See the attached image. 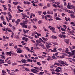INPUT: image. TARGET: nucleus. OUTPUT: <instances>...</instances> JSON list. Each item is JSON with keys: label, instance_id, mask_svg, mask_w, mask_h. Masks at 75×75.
I'll use <instances>...</instances> for the list:
<instances>
[{"label": "nucleus", "instance_id": "nucleus-1", "mask_svg": "<svg viewBox=\"0 0 75 75\" xmlns=\"http://www.w3.org/2000/svg\"><path fill=\"white\" fill-rule=\"evenodd\" d=\"M23 19L24 20L23 21L22 23H20V25L22 26V28H27L28 27V25L26 24H27L28 23V20L27 18H24Z\"/></svg>", "mask_w": 75, "mask_h": 75}, {"label": "nucleus", "instance_id": "nucleus-2", "mask_svg": "<svg viewBox=\"0 0 75 75\" xmlns=\"http://www.w3.org/2000/svg\"><path fill=\"white\" fill-rule=\"evenodd\" d=\"M36 42H37V44H36V47H38L37 44H40V43H41V42H43V43H46V44H47V42H45L44 41V40H42V39L41 38H40L39 39V40H36Z\"/></svg>", "mask_w": 75, "mask_h": 75}, {"label": "nucleus", "instance_id": "nucleus-3", "mask_svg": "<svg viewBox=\"0 0 75 75\" xmlns=\"http://www.w3.org/2000/svg\"><path fill=\"white\" fill-rule=\"evenodd\" d=\"M61 33L62 34H60L59 35L58 37H59L61 38H65L66 37L68 38V36L66 35H64V34H65L66 33L64 32H62Z\"/></svg>", "mask_w": 75, "mask_h": 75}, {"label": "nucleus", "instance_id": "nucleus-4", "mask_svg": "<svg viewBox=\"0 0 75 75\" xmlns=\"http://www.w3.org/2000/svg\"><path fill=\"white\" fill-rule=\"evenodd\" d=\"M71 5V3H68V5L67 6V8H69V9H72V8L74 10H75V6H74V5H71V6H70Z\"/></svg>", "mask_w": 75, "mask_h": 75}, {"label": "nucleus", "instance_id": "nucleus-5", "mask_svg": "<svg viewBox=\"0 0 75 75\" xmlns=\"http://www.w3.org/2000/svg\"><path fill=\"white\" fill-rule=\"evenodd\" d=\"M49 28L50 30H51L53 33H55V28H54V27H51V26H50Z\"/></svg>", "mask_w": 75, "mask_h": 75}, {"label": "nucleus", "instance_id": "nucleus-6", "mask_svg": "<svg viewBox=\"0 0 75 75\" xmlns=\"http://www.w3.org/2000/svg\"><path fill=\"white\" fill-rule=\"evenodd\" d=\"M31 71L33 72V73H35V74H38V73H37L38 72V70H37L34 69H31Z\"/></svg>", "mask_w": 75, "mask_h": 75}, {"label": "nucleus", "instance_id": "nucleus-7", "mask_svg": "<svg viewBox=\"0 0 75 75\" xmlns=\"http://www.w3.org/2000/svg\"><path fill=\"white\" fill-rule=\"evenodd\" d=\"M8 17L9 20H11V18H12V16H11V14H10V12H8Z\"/></svg>", "mask_w": 75, "mask_h": 75}, {"label": "nucleus", "instance_id": "nucleus-8", "mask_svg": "<svg viewBox=\"0 0 75 75\" xmlns=\"http://www.w3.org/2000/svg\"><path fill=\"white\" fill-rule=\"evenodd\" d=\"M17 50H18V51H17V52L18 53H19L20 54L21 53V52H23V51L21 50V49L20 48H18L17 49Z\"/></svg>", "mask_w": 75, "mask_h": 75}, {"label": "nucleus", "instance_id": "nucleus-9", "mask_svg": "<svg viewBox=\"0 0 75 75\" xmlns=\"http://www.w3.org/2000/svg\"><path fill=\"white\" fill-rule=\"evenodd\" d=\"M11 54H13V53H12L11 52H6V55H9V56H11Z\"/></svg>", "mask_w": 75, "mask_h": 75}, {"label": "nucleus", "instance_id": "nucleus-10", "mask_svg": "<svg viewBox=\"0 0 75 75\" xmlns=\"http://www.w3.org/2000/svg\"><path fill=\"white\" fill-rule=\"evenodd\" d=\"M64 41L66 44H69V39H64Z\"/></svg>", "mask_w": 75, "mask_h": 75}, {"label": "nucleus", "instance_id": "nucleus-11", "mask_svg": "<svg viewBox=\"0 0 75 75\" xmlns=\"http://www.w3.org/2000/svg\"><path fill=\"white\" fill-rule=\"evenodd\" d=\"M23 30L24 34H26V33H28V31H29V30H25V29H23Z\"/></svg>", "mask_w": 75, "mask_h": 75}, {"label": "nucleus", "instance_id": "nucleus-12", "mask_svg": "<svg viewBox=\"0 0 75 75\" xmlns=\"http://www.w3.org/2000/svg\"><path fill=\"white\" fill-rule=\"evenodd\" d=\"M27 50H28L29 52H33V51L29 49V48L28 47H25Z\"/></svg>", "mask_w": 75, "mask_h": 75}, {"label": "nucleus", "instance_id": "nucleus-13", "mask_svg": "<svg viewBox=\"0 0 75 75\" xmlns=\"http://www.w3.org/2000/svg\"><path fill=\"white\" fill-rule=\"evenodd\" d=\"M53 56H52V58H53V59H57V58L55 57V54H53Z\"/></svg>", "mask_w": 75, "mask_h": 75}, {"label": "nucleus", "instance_id": "nucleus-14", "mask_svg": "<svg viewBox=\"0 0 75 75\" xmlns=\"http://www.w3.org/2000/svg\"><path fill=\"white\" fill-rule=\"evenodd\" d=\"M21 14L23 16L22 17V19H23V20H24V18H25V16L26 15L23 13H21Z\"/></svg>", "mask_w": 75, "mask_h": 75}, {"label": "nucleus", "instance_id": "nucleus-15", "mask_svg": "<svg viewBox=\"0 0 75 75\" xmlns=\"http://www.w3.org/2000/svg\"><path fill=\"white\" fill-rule=\"evenodd\" d=\"M72 53H71L70 55H73L75 54V50H73L71 51Z\"/></svg>", "mask_w": 75, "mask_h": 75}, {"label": "nucleus", "instance_id": "nucleus-16", "mask_svg": "<svg viewBox=\"0 0 75 75\" xmlns=\"http://www.w3.org/2000/svg\"><path fill=\"white\" fill-rule=\"evenodd\" d=\"M58 62L59 63H60V64H64V61H62V60H59L58 61Z\"/></svg>", "mask_w": 75, "mask_h": 75}, {"label": "nucleus", "instance_id": "nucleus-17", "mask_svg": "<svg viewBox=\"0 0 75 75\" xmlns=\"http://www.w3.org/2000/svg\"><path fill=\"white\" fill-rule=\"evenodd\" d=\"M4 63V61L3 60L0 59V64H2Z\"/></svg>", "mask_w": 75, "mask_h": 75}, {"label": "nucleus", "instance_id": "nucleus-18", "mask_svg": "<svg viewBox=\"0 0 75 75\" xmlns=\"http://www.w3.org/2000/svg\"><path fill=\"white\" fill-rule=\"evenodd\" d=\"M70 16H71V18H75V16L74 14H71L70 15Z\"/></svg>", "mask_w": 75, "mask_h": 75}, {"label": "nucleus", "instance_id": "nucleus-19", "mask_svg": "<svg viewBox=\"0 0 75 75\" xmlns=\"http://www.w3.org/2000/svg\"><path fill=\"white\" fill-rule=\"evenodd\" d=\"M42 39H43L44 41H48V39L47 38L42 37Z\"/></svg>", "mask_w": 75, "mask_h": 75}, {"label": "nucleus", "instance_id": "nucleus-20", "mask_svg": "<svg viewBox=\"0 0 75 75\" xmlns=\"http://www.w3.org/2000/svg\"><path fill=\"white\" fill-rule=\"evenodd\" d=\"M21 61H22V63H27V62H26V60H25V59H23L21 60Z\"/></svg>", "mask_w": 75, "mask_h": 75}, {"label": "nucleus", "instance_id": "nucleus-21", "mask_svg": "<svg viewBox=\"0 0 75 75\" xmlns=\"http://www.w3.org/2000/svg\"><path fill=\"white\" fill-rule=\"evenodd\" d=\"M51 38L53 39H57V37L56 36L53 35L52 36Z\"/></svg>", "mask_w": 75, "mask_h": 75}, {"label": "nucleus", "instance_id": "nucleus-22", "mask_svg": "<svg viewBox=\"0 0 75 75\" xmlns=\"http://www.w3.org/2000/svg\"><path fill=\"white\" fill-rule=\"evenodd\" d=\"M37 45H40L41 47H44V44H42L40 43L37 44Z\"/></svg>", "mask_w": 75, "mask_h": 75}, {"label": "nucleus", "instance_id": "nucleus-23", "mask_svg": "<svg viewBox=\"0 0 75 75\" xmlns=\"http://www.w3.org/2000/svg\"><path fill=\"white\" fill-rule=\"evenodd\" d=\"M75 32H74V30H71L69 32V33H70V34H73Z\"/></svg>", "mask_w": 75, "mask_h": 75}, {"label": "nucleus", "instance_id": "nucleus-24", "mask_svg": "<svg viewBox=\"0 0 75 75\" xmlns=\"http://www.w3.org/2000/svg\"><path fill=\"white\" fill-rule=\"evenodd\" d=\"M46 16L49 18H52V17L51 16H50V15H47Z\"/></svg>", "mask_w": 75, "mask_h": 75}, {"label": "nucleus", "instance_id": "nucleus-25", "mask_svg": "<svg viewBox=\"0 0 75 75\" xmlns=\"http://www.w3.org/2000/svg\"><path fill=\"white\" fill-rule=\"evenodd\" d=\"M1 13L2 14H4V15H6L7 14L6 12H1Z\"/></svg>", "mask_w": 75, "mask_h": 75}, {"label": "nucleus", "instance_id": "nucleus-26", "mask_svg": "<svg viewBox=\"0 0 75 75\" xmlns=\"http://www.w3.org/2000/svg\"><path fill=\"white\" fill-rule=\"evenodd\" d=\"M12 66H14V65H17V63L16 62H14L12 64Z\"/></svg>", "mask_w": 75, "mask_h": 75}, {"label": "nucleus", "instance_id": "nucleus-27", "mask_svg": "<svg viewBox=\"0 0 75 75\" xmlns=\"http://www.w3.org/2000/svg\"><path fill=\"white\" fill-rule=\"evenodd\" d=\"M38 15L39 16H40L41 14V13H42V11H38Z\"/></svg>", "mask_w": 75, "mask_h": 75}, {"label": "nucleus", "instance_id": "nucleus-28", "mask_svg": "<svg viewBox=\"0 0 75 75\" xmlns=\"http://www.w3.org/2000/svg\"><path fill=\"white\" fill-rule=\"evenodd\" d=\"M59 63H58L57 62H55L54 64V65H57V66H59Z\"/></svg>", "mask_w": 75, "mask_h": 75}, {"label": "nucleus", "instance_id": "nucleus-29", "mask_svg": "<svg viewBox=\"0 0 75 75\" xmlns=\"http://www.w3.org/2000/svg\"><path fill=\"white\" fill-rule=\"evenodd\" d=\"M47 6L48 7H50V3H47Z\"/></svg>", "mask_w": 75, "mask_h": 75}, {"label": "nucleus", "instance_id": "nucleus-30", "mask_svg": "<svg viewBox=\"0 0 75 75\" xmlns=\"http://www.w3.org/2000/svg\"><path fill=\"white\" fill-rule=\"evenodd\" d=\"M37 65H39V66H40V65H41V64L40 62H37L36 63Z\"/></svg>", "mask_w": 75, "mask_h": 75}, {"label": "nucleus", "instance_id": "nucleus-31", "mask_svg": "<svg viewBox=\"0 0 75 75\" xmlns=\"http://www.w3.org/2000/svg\"><path fill=\"white\" fill-rule=\"evenodd\" d=\"M50 50H51V51L52 52H56L57 51H58L57 50H52L51 49H50Z\"/></svg>", "mask_w": 75, "mask_h": 75}, {"label": "nucleus", "instance_id": "nucleus-32", "mask_svg": "<svg viewBox=\"0 0 75 75\" xmlns=\"http://www.w3.org/2000/svg\"><path fill=\"white\" fill-rule=\"evenodd\" d=\"M43 28L44 30L45 31H48V30L46 29V28H45L43 26Z\"/></svg>", "mask_w": 75, "mask_h": 75}, {"label": "nucleus", "instance_id": "nucleus-33", "mask_svg": "<svg viewBox=\"0 0 75 75\" xmlns=\"http://www.w3.org/2000/svg\"><path fill=\"white\" fill-rule=\"evenodd\" d=\"M55 4H56L57 5V6H58L59 4H60V3L58 2H54Z\"/></svg>", "mask_w": 75, "mask_h": 75}, {"label": "nucleus", "instance_id": "nucleus-34", "mask_svg": "<svg viewBox=\"0 0 75 75\" xmlns=\"http://www.w3.org/2000/svg\"><path fill=\"white\" fill-rule=\"evenodd\" d=\"M28 38H30V39H31V40H33V37H32L31 36H28Z\"/></svg>", "mask_w": 75, "mask_h": 75}, {"label": "nucleus", "instance_id": "nucleus-35", "mask_svg": "<svg viewBox=\"0 0 75 75\" xmlns=\"http://www.w3.org/2000/svg\"><path fill=\"white\" fill-rule=\"evenodd\" d=\"M14 45V44L13 43H10L9 44V46H10V47H11V46H12V45Z\"/></svg>", "mask_w": 75, "mask_h": 75}, {"label": "nucleus", "instance_id": "nucleus-36", "mask_svg": "<svg viewBox=\"0 0 75 75\" xmlns=\"http://www.w3.org/2000/svg\"><path fill=\"white\" fill-rule=\"evenodd\" d=\"M56 20H60L61 19H60V18L57 16L56 18Z\"/></svg>", "mask_w": 75, "mask_h": 75}, {"label": "nucleus", "instance_id": "nucleus-37", "mask_svg": "<svg viewBox=\"0 0 75 75\" xmlns=\"http://www.w3.org/2000/svg\"><path fill=\"white\" fill-rule=\"evenodd\" d=\"M12 71H14V72H18L19 71V70L18 69H16L15 71L12 70Z\"/></svg>", "mask_w": 75, "mask_h": 75}, {"label": "nucleus", "instance_id": "nucleus-38", "mask_svg": "<svg viewBox=\"0 0 75 75\" xmlns=\"http://www.w3.org/2000/svg\"><path fill=\"white\" fill-rule=\"evenodd\" d=\"M12 29L13 30V31H14L15 30H16V28H15V27L14 26H13L12 27Z\"/></svg>", "mask_w": 75, "mask_h": 75}, {"label": "nucleus", "instance_id": "nucleus-39", "mask_svg": "<svg viewBox=\"0 0 75 75\" xmlns=\"http://www.w3.org/2000/svg\"><path fill=\"white\" fill-rule=\"evenodd\" d=\"M35 34L34 33V32L32 33V35H31V36H32V37H34V35H35Z\"/></svg>", "mask_w": 75, "mask_h": 75}, {"label": "nucleus", "instance_id": "nucleus-40", "mask_svg": "<svg viewBox=\"0 0 75 75\" xmlns=\"http://www.w3.org/2000/svg\"><path fill=\"white\" fill-rule=\"evenodd\" d=\"M8 10L9 11L11 12V13L12 12V11H11V8H8Z\"/></svg>", "mask_w": 75, "mask_h": 75}, {"label": "nucleus", "instance_id": "nucleus-41", "mask_svg": "<svg viewBox=\"0 0 75 75\" xmlns=\"http://www.w3.org/2000/svg\"><path fill=\"white\" fill-rule=\"evenodd\" d=\"M61 30H62V31H64L65 32V29H64V28H61Z\"/></svg>", "mask_w": 75, "mask_h": 75}, {"label": "nucleus", "instance_id": "nucleus-42", "mask_svg": "<svg viewBox=\"0 0 75 75\" xmlns=\"http://www.w3.org/2000/svg\"><path fill=\"white\" fill-rule=\"evenodd\" d=\"M51 58H48L47 59H46L47 60V61H50V60H53V59H51Z\"/></svg>", "mask_w": 75, "mask_h": 75}, {"label": "nucleus", "instance_id": "nucleus-43", "mask_svg": "<svg viewBox=\"0 0 75 75\" xmlns=\"http://www.w3.org/2000/svg\"><path fill=\"white\" fill-rule=\"evenodd\" d=\"M3 24H4V25H6V21H3Z\"/></svg>", "mask_w": 75, "mask_h": 75}, {"label": "nucleus", "instance_id": "nucleus-44", "mask_svg": "<svg viewBox=\"0 0 75 75\" xmlns=\"http://www.w3.org/2000/svg\"><path fill=\"white\" fill-rule=\"evenodd\" d=\"M13 4H14L15 5H17V4H18V2H13Z\"/></svg>", "mask_w": 75, "mask_h": 75}, {"label": "nucleus", "instance_id": "nucleus-45", "mask_svg": "<svg viewBox=\"0 0 75 75\" xmlns=\"http://www.w3.org/2000/svg\"><path fill=\"white\" fill-rule=\"evenodd\" d=\"M53 7H55V8H57V6L55 4H54L53 5Z\"/></svg>", "mask_w": 75, "mask_h": 75}, {"label": "nucleus", "instance_id": "nucleus-46", "mask_svg": "<svg viewBox=\"0 0 75 75\" xmlns=\"http://www.w3.org/2000/svg\"><path fill=\"white\" fill-rule=\"evenodd\" d=\"M38 57L39 58H41V59H44V57H42V56H39Z\"/></svg>", "mask_w": 75, "mask_h": 75}, {"label": "nucleus", "instance_id": "nucleus-47", "mask_svg": "<svg viewBox=\"0 0 75 75\" xmlns=\"http://www.w3.org/2000/svg\"><path fill=\"white\" fill-rule=\"evenodd\" d=\"M12 35L11 36V38H13V36H14V33L12 32Z\"/></svg>", "mask_w": 75, "mask_h": 75}, {"label": "nucleus", "instance_id": "nucleus-48", "mask_svg": "<svg viewBox=\"0 0 75 75\" xmlns=\"http://www.w3.org/2000/svg\"><path fill=\"white\" fill-rule=\"evenodd\" d=\"M25 71H29V69L27 68H25Z\"/></svg>", "mask_w": 75, "mask_h": 75}, {"label": "nucleus", "instance_id": "nucleus-49", "mask_svg": "<svg viewBox=\"0 0 75 75\" xmlns=\"http://www.w3.org/2000/svg\"><path fill=\"white\" fill-rule=\"evenodd\" d=\"M25 41L26 42H27V41H28V38H25Z\"/></svg>", "mask_w": 75, "mask_h": 75}, {"label": "nucleus", "instance_id": "nucleus-50", "mask_svg": "<svg viewBox=\"0 0 75 75\" xmlns=\"http://www.w3.org/2000/svg\"><path fill=\"white\" fill-rule=\"evenodd\" d=\"M38 75H42V72L41 71L38 74Z\"/></svg>", "mask_w": 75, "mask_h": 75}, {"label": "nucleus", "instance_id": "nucleus-51", "mask_svg": "<svg viewBox=\"0 0 75 75\" xmlns=\"http://www.w3.org/2000/svg\"><path fill=\"white\" fill-rule=\"evenodd\" d=\"M58 58H64V57H61V56H60V57H59V56H57V57Z\"/></svg>", "mask_w": 75, "mask_h": 75}, {"label": "nucleus", "instance_id": "nucleus-52", "mask_svg": "<svg viewBox=\"0 0 75 75\" xmlns=\"http://www.w3.org/2000/svg\"><path fill=\"white\" fill-rule=\"evenodd\" d=\"M41 16L43 19L44 18H45V16L44 15H42Z\"/></svg>", "mask_w": 75, "mask_h": 75}, {"label": "nucleus", "instance_id": "nucleus-53", "mask_svg": "<svg viewBox=\"0 0 75 75\" xmlns=\"http://www.w3.org/2000/svg\"><path fill=\"white\" fill-rule=\"evenodd\" d=\"M64 6H67V7H68V5H67V4L66 3V2H64Z\"/></svg>", "mask_w": 75, "mask_h": 75}, {"label": "nucleus", "instance_id": "nucleus-54", "mask_svg": "<svg viewBox=\"0 0 75 75\" xmlns=\"http://www.w3.org/2000/svg\"><path fill=\"white\" fill-rule=\"evenodd\" d=\"M41 21H39L38 22V24H41L42 23Z\"/></svg>", "mask_w": 75, "mask_h": 75}, {"label": "nucleus", "instance_id": "nucleus-55", "mask_svg": "<svg viewBox=\"0 0 75 75\" xmlns=\"http://www.w3.org/2000/svg\"><path fill=\"white\" fill-rule=\"evenodd\" d=\"M18 11H20V12H23V10L19 9H18Z\"/></svg>", "mask_w": 75, "mask_h": 75}, {"label": "nucleus", "instance_id": "nucleus-56", "mask_svg": "<svg viewBox=\"0 0 75 75\" xmlns=\"http://www.w3.org/2000/svg\"><path fill=\"white\" fill-rule=\"evenodd\" d=\"M0 56L2 57V58H4V59H5V57H4V56L1 54L0 55Z\"/></svg>", "mask_w": 75, "mask_h": 75}, {"label": "nucleus", "instance_id": "nucleus-57", "mask_svg": "<svg viewBox=\"0 0 75 75\" xmlns=\"http://www.w3.org/2000/svg\"><path fill=\"white\" fill-rule=\"evenodd\" d=\"M9 26H10V27H13V25H11V23H9Z\"/></svg>", "mask_w": 75, "mask_h": 75}, {"label": "nucleus", "instance_id": "nucleus-58", "mask_svg": "<svg viewBox=\"0 0 75 75\" xmlns=\"http://www.w3.org/2000/svg\"><path fill=\"white\" fill-rule=\"evenodd\" d=\"M63 26H64V27L65 29H67V25H63Z\"/></svg>", "mask_w": 75, "mask_h": 75}, {"label": "nucleus", "instance_id": "nucleus-59", "mask_svg": "<svg viewBox=\"0 0 75 75\" xmlns=\"http://www.w3.org/2000/svg\"><path fill=\"white\" fill-rule=\"evenodd\" d=\"M39 6H40L41 7L42 6V4L41 3L39 4Z\"/></svg>", "mask_w": 75, "mask_h": 75}, {"label": "nucleus", "instance_id": "nucleus-60", "mask_svg": "<svg viewBox=\"0 0 75 75\" xmlns=\"http://www.w3.org/2000/svg\"><path fill=\"white\" fill-rule=\"evenodd\" d=\"M24 64L26 66H30V64Z\"/></svg>", "mask_w": 75, "mask_h": 75}, {"label": "nucleus", "instance_id": "nucleus-61", "mask_svg": "<svg viewBox=\"0 0 75 75\" xmlns=\"http://www.w3.org/2000/svg\"><path fill=\"white\" fill-rule=\"evenodd\" d=\"M47 8V6H45L43 7V9H45V8Z\"/></svg>", "mask_w": 75, "mask_h": 75}, {"label": "nucleus", "instance_id": "nucleus-62", "mask_svg": "<svg viewBox=\"0 0 75 75\" xmlns=\"http://www.w3.org/2000/svg\"><path fill=\"white\" fill-rule=\"evenodd\" d=\"M57 72H60V71H61V70H59V69H58V68H57Z\"/></svg>", "mask_w": 75, "mask_h": 75}, {"label": "nucleus", "instance_id": "nucleus-63", "mask_svg": "<svg viewBox=\"0 0 75 75\" xmlns=\"http://www.w3.org/2000/svg\"><path fill=\"white\" fill-rule=\"evenodd\" d=\"M43 14L44 15H45L47 14V12H43Z\"/></svg>", "mask_w": 75, "mask_h": 75}, {"label": "nucleus", "instance_id": "nucleus-64", "mask_svg": "<svg viewBox=\"0 0 75 75\" xmlns=\"http://www.w3.org/2000/svg\"><path fill=\"white\" fill-rule=\"evenodd\" d=\"M33 28H35V29H36V28H37V26H35V25H33Z\"/></svg>", "mask_w": 75, "mask_h": 75}]
</instances>
